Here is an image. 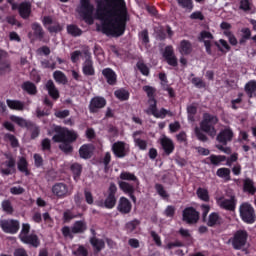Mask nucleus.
I'll return each instance as SVG.
<instances>
[{
    "label": "nucleus",
    "instance_id": "obj_23",
    "mask_svg": "<svg viewBox=\"0 0 256 256\" xmlns=\"http://www.w3.org/2000/svg\"><path fill=\"white\" fill-rule=\"evenodd\" d=\"M102 74L107 80V83H109V85H115V83H117V74L115 73V71H113V69L106 68L102 71Z\"/></svg>",
    "mask_w": 256,
    "mask_h": 256
},
{
    "label": "nucleus",
    "instance_id": "obj_43",
    "mask_svg": "<svg viewBox=\"0 0 256 256\" xmlns=\"http://www.w3.org/2000/svg\"><path fill=\"white\" fill-rule=\"evenodd\" d=\"M114 95L117 99H120V101H127V99H129V92L124 89L116 90Z\"/></svg>",
    "mask_w": 256,
    "mask_h": 256
},
{
    "label": "nucleus",
    "instance_id": "obj_2",
    "mask_svg": "<svg viewBox=\"0 0 256 256\" xmlns=\"http://www.w3.org/2000/svg\"><path fill=\"white\" fill-rule=\"evenodd\" d=\"M54 132L56 134L52 138L53 142L60 143L59 149L64 153H71L73 151L71 144L77 141V132L60 126H54Z\"/></svg>",
    "mask_w": 256,
    "mask_h": 256
},
{
    "label": "nucleus",
    "instance_id": "obj_34",
    "mask_svg": "<svg viewBox=\"0 0 256 256\" xmlns=\"http://www.w3.org/2000/svg\"><path fill=\"white\" fill-rule=\"evenodd\" d=\"M72 253H73V255H76V256H87V255H89V251L83 245L74 246L73 249H72Z\"/></svg>",
    "mask_w": 256,
    "mask_h": 256
},
{
    "label": "nucleus",
    "instance_id": "obj_54",
    "mask_svg": "<svg viewBox=\"0 0 256 256\" xmlns=\"http://www.w3.org/2000/svg\"><path fill=\"white\" fill-rule=\"evenodd\" d=\"M187 113H188V119L189 121H193V117L195 113H197V106L195 105H190L187 107Z\"/></svg>",
    "mask_w": 256,
    "mask_h": 256
},
{
    "label": "nucleus",
    "instance_id": "obj_4",
    "mask_svg": "<svg viewBox=\"0 0 256 256\" xmlns=\"http://www.w3.org/2000/svg\"><path fill=\"white\" fill-rule=\"evenodd\" d=\"M29 231H31V225L27 223L23 224L21 232L19 234L20 240L26 245H31L32 247H39V237H37L34 233L29 234Z\"/></svg>",
    "mask_w": 256,
    "mask_h": 256
},
{
    "label": "nucleus",
    "instance_id": "obj_39",
    "mask_svg": "<svg viewBox=\"0 0 256 256\" xmlns=\"http://www.w3.org/2000/svg\"><path fill=\"white\" fill-rule=\"evenodd\" d=\"M244 191H247L248 193H255V184L253 183V180L247 178L244 180Z\"/></svg>",
    "mask_w": 256,
    "mask_h": 256
},
{
    "label": "nucleus",
    "instance_id": "obj_22",
    "mask_svg": "<svg viewBox=\"0 0 256 256\" xmlns=\"http://www.w3.org/2000/svg\"><path fill=\"white\" fill-rule=\"evenodd\" d=\"M131 202L125 197H121L118 202L117 209L120 213L127 214L131 213Z\"/></svg>",
    "mask_w": 256,
    "mask_h": 256
},
{
    "label": "nucleus",
    "instance_id": "obj_20",
    "mask_svg": "<svg viewBox=\"0 0 256 256\" xmlns=\"http://www.w3.org/2000/svg\"><path fill=\"white\" fill-rule=\"evenodd\" d=\"M200 41H203L206 52L211 55V41H213V34L207 31H203L200 34Z\"/></svg>",
    "mask_w": 256,
    "mask_h": 256
},
{
    "label": "nucleus",
    "instance_id": "obj_5",
    "mask_svg": "<svg viewBox=\"0 0 256 256\" xmlns=\"http://www.w3.org/2000/svg\"><path fill=\"white\" fill-rule=\"evenodd\" d=\"M240 217L244 223H248L249 225H253L256 221L255 209L249 203H243L239 208Z\"/></svg>",
    "mask_w": 256,
    "mask_h": 256
},
{
    "label": "nucleus",
    "instance_id": "obj_15",
    "mask_svg": "<svg viewBox=\"0 0 256 256\" xmlns=\"http://www.w3.org/2000/svg\"><path fill=\"white\" fill-rule=\"evenodd\" d=\"M164 59L167 61L168 65L172 67H177V57L173 51V46H167L163 53Z\"/></svg>",
    "mask_w": 256,
    "mask_h": 256
},
{
    "label": "nucleus",
    "instance_id": "obj_17",
    "mask_svg": "<svg viewBox=\"0 0 256 256\" xmlns=\"http://www.w3.org/2000/svg\"><path fill=\"white\" fill-rule=\"evenodd\" d=\"M160 144L162 145V148L166 155H171V153L175 151V144L173 143V140H171L167 136H162L160 138Z\"/></svg>",
    "mask_w": 256,
    "mask_h": 256
},
{
    "label": "nucleus",
    "instance_id": "obj_63",
    "mask_svg": "<svg viewBox=\"0 0 256 256\" xmlns=\"http://www.w3.org/2000/svg\"><path fill=\"white\" fill-rule=\"evenodd\" d=\"M62 29L63 27L59 24H56L55 22H53V24L48 27V31H50V33H59V31H61Z\"/></svg>",
    "mask_w": 256,
    "mask_h": 256
},
{
    "label": "nucleus",
    "instance_id": "obj_32",
    "mask_svg": "<svg viewBox=\"0 0 256 256\" xmlns=\"http://www.w3.org/2000/svg\"><path fill=\"white\" fill-rule=\"evenodd\" d=\"M6 103L10 109H15L16 111H23L25 107V104L18 100H7Z\"/></svg>",
    "mask_w": 256,
    "mask_h": 256
},
{
    "label": "nucleus",
    "instance_id": "obj_48",
    "mask_svg": "<svg viewBox=\"0 0 256 256\" xmlns=\"http://www.w3.org/2000/svg\"><path fill=\"white\" fill-rule=\"evenodd\" d=\"M243 101V94L239 93L238 97L236 99H233L231 101V107L232 109H239L241 107V103Z\"/></svg>",
    "mask_w": 256,
    "mask_h": 256
},
{
    "label": "nucleus",
    "instance_id": "obj_8",
    "mask_svg": "<svg viewBox=\"0 0 256 256\" xmlns=\"http://www.w3.org/2000/svg\"><path fill=\"white\" fill-rule=\"evenodd\" d=\"M52 193L59 199H63L65 197H69V195L72 193V190L65 183H57L52 187Z\"/></svg>",
    "mask_w": 256,
    "mask_h": 256
},
{
    "label": "nucleus",
    "instance_id": "obj_42",
    "mask_svg": "<svg viewBox=\"0 0 256 256\" xmlns=\"http://www.w3.org/2000/svg\"><path fill=\"white\" fill-rule=\"evenodd\" d=\"M245 91L249 97H254L256 91V82L250 81L248 84H246Z\"/></svg>",
    "mask_w": 256,
    "mask_h": 256
},
{
    "label": "nucleus",
    "instance_id": "obj_19",
    "mask_svg": "<svg viewBox=\"0 0 256 256\" xmlns=\"http://www.w3.org/2000/svg\"><path fill=\"white\" fill-rule=\"evenodd\" d=\"M82 71L87 76L95 75V68H93V60H91V56L89 54H86V59L83 63Z\"/></svg>",
    "mask_w": 256,
    "mask_h": 256
},
{
    "label": "nucleus",
    "instance_id": "obj_12",
    "mask_svg": "<svg viewBox=\"0 0 256 256\" xmlns=\"http://www.w3.org/2000/svg\"><path fill=\"white\" fill-rule=\"evenodd\" d=\"M5 158L7 159L4 164H2V173L3 175H11L15 168V158L11 154H5Z\"/></svg>",
    "mask_w": 256,
    "mask_h": 256
},
{
    "label": "nucleus",
    "instance_id": "obj_13",
    "mask_svg": "<svg viewBox=\"0 0 256 256\" xmlns=\"http://www.w3.org/2000/svg\"><path fill=\"white\" fill-rule=\"evenodd\" d=\"M183 221H186V223H197L199 221V213L193 207L186 208L183 211Z\"/></svg>",
    "mask_w": 256,
    "mask_h": 256
},
{
    "label": "nucleus",
    "instance_id": "obj_1",
    "mask_svg": "<svg viewBox=\"0 0 256 256\" xmlns=\"http://www.w3.org/2000/svg\"><path fill=\"white\" fill-rule=\"evenodd\" d=\"M96 17L101 21L97 27L105 35L120 37L125 33L127 6L125 0H100L97 4Z\"/></svg>",
    "mask_w": 256,
    "mask_h": 256
},
{
    "label": "nucleus",
    "instance_id": "obj_51",
    "mask_svg": "<svg viewBox=\"0 0 256 256\" xmlns=\"http://www.w3.org/2000/svg\"><path fill=\"white\" fill-rule=\"evenodd\" d=\"M242 38L240 40V43H245L247 39H251V30L249 28H243L241 30Z\"/></svg>",
    "mask_w": 256,
    "mask_h": 256
},
{
    "label": "nucleus",
    "instance_id": "obj_47",
    "mask_svg": "<svg viewBox=\"0 0 256 256\" xmlns=\"http://www.w3.org/2000/svg\"><path fill=\"white\" fill-rule=\"evenodd\" d=\"M139 228V220H133L126 224V229L128 233H133V231H137Z\"/></svg>",
    "mask_w": 256,
    "mask_h": 256
},
{
    "label": "nucleus",
    "instance_id": "obj_29",
    "mask_svg": "<svg viewBox=\"0 0 256 256\" xmlns=\"http://www.w3.org/2000/svg\"><path fill=\"white\" fill-rule=\"evenodd\" d=\"M207 161H209L211 163V165H215L216 167H218V165H221V163H223V161H227V157L223 156V155H210L207 158Z\"/></svg>",
    "mask_w": 256,
    "mask_h": 256
},
{
    "label": "nucleus",
    "instance_id": "obj_56",
    "mask_svg": "<svg viewBox=\"0 0 256 256\" xmlns=\"http://www.w3.org/2000/svg\"><path fill=\"white\" fill-rule=\"evenodd\" d=\"M155 189L163 199H167V197H169V195H167V191H165V188H163L161 184H156Z\"/></svg>",
    "mask_w": 256,
    "mask_h": 256
},
{
    "label": "nucleus",
    "instance_id": "obj_57",
    "mask_svg": "<svg viewBox=\"0 0 256 256\" xmlns=\"http://www.w3.org/2000/svg\"><path fill=\"white\" fill-rule=\"evenodd\" d=\"M71 171L74 174V179H77L81 175V165L80 164H72Z\"/></svg>",
    "mask_w": 256,
    "mask_h": 256
},
{
    "label": "nucleus",
    "instance_id": "obj_64",
    "mask_svg": "<svg viewBox=\"0 0 256 256\" xmlns=\"http://www.w3.org/2000/svg\"><path fill=\"white\" fill-rule=\"evenodd\" d=\"M225 36L228 38L230 45H237V38L233 35V32H225Z\"/></svg>",
    "mask_w": 256,
    "mask_h": 256
},
{
    "label": "nucleus",
    "instance_id": "obj_10",
    "mask_svg": "<svg viewBox=\"0 0 256 256\" xmlns=\"http://www.w3.org/2000/svg\"><path fill=\"white\" fill-rule=\"evenodd\" d=\"M247 231L239 230L235 233L234 238L232 240V244L234 249H241V247H245L247 243Z\"/></svg>",
    "mask_w": 256,
    "mask_h": 256
},
{
    "label": "nucleus",
    "instance_id": "obj_25",
    "mask_svg": "<svg viewBox=\"0 0 256 256\" xmlns=\"http://www.w3.org/2000/svg\"><path fill=\"white\" fill-rule=\"evenodd\" d=\"M19 14L23 19H27L31 15V4L29 2L21 3L18 7Z\"/></svg>",
    "mask_w": 256,
    "mask_h": 256
},
{
    "label": "nucleus",
    "instance_id": "obj_11",
    "mask_svg": "<svg viewBox=\"0 0 256 256\" xmlns=\"http://www.w3.org/2000/svg\"><path fill=\"white\" fill-rule=\"evenodd\" d=\"M216 203L218 207H221V209L233 211V209H235V196H230L229 198L225 196L216 198Z\"/></svg>",
    "mask_w": 256,
    "mask_h": 256
},
{
    "label": "nucleus",
    "instance_id": "obj_16",
    "mask_svg": "<svg viewBox=\"0 0 256 256\" xmlns=\"http://www.w3.org/2000/svg\"><path fill=\"white\" fill-rule=\"evenodd\" d=\"M112 151L116 157H125L127 151H129V146L124 142H116L112 146Z\"/></svg>",
    "mask_w": 256,
    "mask_h": 256
},
{
    "label": "nucleus",
    "instance_id": "obj_40",
    "mask_svg": "<svg viewBox=\"0 0 256 256\" xmlns=\"http://www.w3.org/2000/svg\"><path fill=\"white\" fill-rule=\"evenodd\" d=\"M215 45L220 51H222V53H227V51L231 49V47H229V43L224 39H220L218 42H215Z\"/></svg>",
    "mask_w": 256,
    "mask_h": 256
},
{
    "label": "nucleus",
    "instance_id": "obj_28",
    "mask_svg": "<svg viewBox=\"0 0 256 256\" xmlns=\"http://www.w3.org/2000/svg\"><path fill=\"white\" fill-rule=\"evenodd\" d=\"M115 203H117L115 196H113V194H108L104 203H99L98 205L100 207H106V209H113V207H115Z\"/></svg>",
    "mask_w": 256,
    "mask_h": 256
},
{
    "label": "nucleus",
    "instance_id": "obj_58",
    "mask_svg": "<svg viewBox=\"0 0 256 256\" xmlns=\"http://www.w3.org/2000/svg\"><path fill=\"white\" fill-rule=\"evenodd\" d=\"M2 209L6 213H13V206H11V202L9 200H4L2 202Z\"/></svg>",
    "mask_w": 256,
    "mask_h": 256
},
{
    "label": "nucleus",
    "instance_id": "obj_60",
    "mask_svg": "<svg viewBox=\"0 0 256 256\" xmlns=\"http://www.w3.org/2000/svg\"><path fill=\"white\" fill-rule=\"evenodd\" d=\"M143 91H145V93H147V95L149 97V101H151V99H155V98H153V95H155V88H153L151 86H144Z\"/></svg>",
    "mask_w": 256,
    "mask_h": 256
},
{
    "label": "nucleus",
    "instance_id": "obj_21",
    "mask_svg": "<svg viewBox=\"0 0 256 256\" xmlns=\"http://www.w3.org/2000/svg\"><path fill=\"white\" fill-rule=\"evenodd\" d=\"M118 185L121 189V191H123L124 193H126V195H129L132 199V201H136L135 196L133 195V193H135V187H133V185L125 182V181H119Z\"/></svg>",
    "mask_w": 256,
    "mask_h": 256
},
{
    "label": "nucleus",
    "instance_id": "obj_46",
    "mask_svg": "<svg viewBox=\"0 0 256 256\" xmlns=\"http://www.w3.org/2000/svg\"><path fill=\"white\" fill-rule=\"evenodd\" d=\"M27 165H28L27 164V159H25V157H20L19 160H18V169L22 173H26V175H28Z\"/></svg>",
    "mask_w": 256,
    "mask_h": 256
},
{
    "label": "nucleus",
    "instance_id": "obj_37",
    "mask_svg": "<svg viewBox=\"0 0 256 256\" xmlns=\"http://www.w3.org/2000/svg\"><path fill=\"white\" fill-rule=\"evenodd\" d=\"M196 195L201 201H209V190L205 188H198L196 191Z\"/></svg>",
    "mask_w": 256,
    "mask_h": 256
},
{
    "label": "nucleus",
    "instance_id": "obj_61",
    "mask_svg": "<svg viewBox=\"0 0 256 256\" xmlns=\"http://www.w3.org/2000/svg\"><path fill=\"white\" fill-rule=\"evenodd\" d=\"M10 193H12V195H23L25 189L21 186H14L10 189Z\"/></svg>",
    "mask_w": 256,
    "mask_h": 256
},
{
    "label": "nucleus",
    "instance_id": "obj_3",
    "mask_svg": "<svg viewBox=\"0 0 256 256\" xmlns=\"http://www.w3.org/2000/svg\"><path fill=\"white\" fill-rule=\"evenodd\" d=\"M217 123H219L217 116L205 113L200 123L201 131H204V133H207L210 137H215V135H217V130H215Z\"/></svg>",
    "mask_w": 256,
    "mask_h": 256
},
{
    "label": "nucleus",
    "instance_id": "obj_14",
    "mask_svg": "<svg viewBox=\"0 0 256 256\" xmlns=\"http://www.w3.org/2000/svg\"><path fill=\"white\" fill-rule=\"evenodd\" d=\"M107 105V101L103 97H94L89 104L90 113H97L99 109H103Z\"/></svg>",
    "mask_w": 256,
    "mask_h": 256
},
{
    "label": "nucleus",
    "instance_id": "obj_6",
    "mask_svg": "<svg viewBox=\"0 0 256 256\" xmlns=\"http://www.w3.org/2000/svg\"><path fill=\"white\" fill-rule=\"evenodd\" d=\"M78 13L82 15L86 23L89 25L93 24V5L89 3V0H80V7L78 8Z\"/></svg>",
    "mask_w": 256,
    "mask_h": 256
},
{
    "label": "nucleus",
    "instance_id": "obj_30",
    "mask_svg": "<svg viewBox=\"0 0 256 256\" xmlns=\"http://www.w3.org/2000/svg\"><path fill=\"white\" fill-rule=\"evenodd\" d=\"M87 231V223L85 221H76L72 226V233H84Z\"/></svg>",
    "mask_w": 256,
    "mask_h": 256
},
{
    "label": "nucleus",
    "instance_id": "obj_49",
    "mask_svg": "<svg viewBox=\"0 0 256 256\" xmlns=\"http://www.w3.org/2000/svg\"><path fill=\"white\" fill-rule=\"evenodd\" d=\"M217 223H219V214L217 213L210 214L208 219L209 227H213V225H217Z\"/></svg>",
    "mask_w": 256,
    "mask_h": 256
},
{
    "label": "nucleus",
    "instance_id": "obj_26",
    "mask_svg": "<svg viewBox=\"0 0 256 256\" xmlns=\"http://www.w3.org/2000/svg\"><path fill=\"white\" fill-rule=\"evenodd\" d=\"M79 153H80V157H82V159H89V157H91V154L93 153V145L84 144L79 149Z\"/></svg>",
    "mask_w": 256,
    "mask_h": 256
},
{
    "label": "nucleus",
    "instance_id": "obj_62",
    "mask_svg": "<svg viewBox=\"0 0 256 256\" xmlns=\"http://www.w3.org/2000/svg\"><path fill=\"white\" fill-rule=\"evenodd\" d=\"M195 135L199 141H207V135H205V133H203L198 127L195 128Z\"/></svg>",
    "mask_w": 256,
    "mask_h": 256
},
{
    "label": "nucleus",
    "instance_id": "obj_59",
    "mask_svg": "<svg viewBox=\"0 0 256 256\" xmlns=\"http://www.w3.org/2000/svg\"><path fill=\"white\" fill-rule=\"evenodd\" d=\"M5 139L11 143L12 147H17L19 145L17 138H15L13 134H6Z\"/></svg>",
    "mask_w": 256,
    "mask_h": 256
},
{
    "label": "nucleus",
    "instance_id": "obj_52",
    "mask_svg": "<svg viewBox=\"0 0 256 256\" xmlns=\"http://www.w3.org/2000/svg\"><path fill=\"white\" fill-rule=\"evenodd\" d=\"M32 29L36 35V37H43V28L41 27V25H39L38 23H34L32 25Z\"/></svg>",
    "mask_w": 256,
    "mask_h": 256
},
{
    "label": "nucleus",
    "instance_id": "obj_9",
    "mask_svg": "<svg viewBox=\"0 0 256 256\" xmlns=\"http://www.w3.org/2000/svg\"><path fill=\"white\" fill-rule=\"evenodd\" d=\"M0 226L4 233L13 235L19 231V221L17 220H2L0 221Z\"/></svg>",
    "mask_w": 256,
    "mask_h": 256
},
{
    "label": "nucleus",
    "instance_id": "obj_31",
    "mask_svg": "<svg viewBox=\"0 0 256 256\" xmlns=\"http://www.w3.org/2000/svg\"><path fill=\"white\" fill-rule=\"evenodd\" d=\"M217 177H220V179H224V181H230L231 180V170L229 168H220L216 172Z\"/></svg>",
    "mask_w": 256,
    "mask_h": 256
},
{
    "label": "nucleus",
    "instance_id": "obj_55",
    "mask_svg": "<svg viewBox=\"0 0 256 256\" xmlns=\"http://www.w3.org/2000/svg\"><path fill=\"white\" fill-rule=\"evenodd\" d=\"M155 189L163 199H167V197H169V195H167V191H165V188H163L161 184H156Z\"/></svg>",
    "mask_w": 256,
    "mask_h": 256
},
{
    "label": "nucleus",
    "instance_id": "obj_44",
    "mask_svg": "<svg viewBox=\"0 0 256 256\" xmlns=\"http://www.w3.org/2000/svg\"><path fill=\"white\" fill-rule=\"evenodd\" d=\"M67 32L69 33V35H72L73 37H79V35L83 33V31H81V29H79V27L75 25H69L67 27Z\"/></svg>",
    "mask_w": 256,
    "mask_h": 256
},
{
    "label": "nucleus",
    "instance_id": "obj_33",
    "mask_svg": "<svg viewBox=\"0 0 256 256\" xmlns=\"http://www.w3.org/2000/svg\"><path fill=\"white\" fill-rule=\"evenodd\" d=\"M90 243L92 245V247L94 248L95 251L99 252L101 251V249H103L105 247V242L101 239L92 237L90 239Z\"/></svg>",
    "mask_w": 256,
    "mask_h": 256
},
{
    "label": "nucleus",
    "instance_id": "obj_50",
    "mask_svg": "<svg viewBox=\"0 0 256 256\" xmlns=\"http://www.w3.org/2000/svg\"><path fill=\"white\" fill-rule=\"evenodd\" d=\"M178 5L183 7V9H193V1L192 0H177Z\"/></svg>",
    "mask_w": 256,
    "mask_h": 256
},
{
    "label": "nucleus",
    "instance_id": "obj_27",
    "mask_svg": "<svg viewBox=\"0 0 256 256\" xmlns=\"http://www.w3.org/2000/svg\"><path fill=\"white\" fill-rule=\"evenodd\" d=\"M46 89L52 99H59V90H57L53 81L50 80L46 83Z\"/></svg>",
    "mask_w": 256,
    "mask_h": 256
},
{
    "label": "nucleus",
    "instance_id": "obj_7",
    "mask_svg": "<svg viewBox=\"0 0 256 256\" xmlns=\"http://www.w3.org/2000/svg\"><path fill=\"white\" fill-rule=\"evenodd\" d=\"M148 105L149 107L146 109V113L153 115L156 119H165L169 115V112L165 108L157 110V101L155 99L149 100Z\"/></svg>",
    "mask_w": 256,
    "mask_h": 256
},
{
    "label": "nucleus",
    "instance_id": "obj_53",
    "mask_svg": "<svg viewBox=\"0 0 256 256\" xmlns=\"http://www.w3.org/2000/svg\"><path fill=\"white\" fill-rule=\"evenodd\" d=\"M137 68L142 73V75H149V67H147L143 61H139L137 63Z\"/></svg>",
    "mask_w": 256,
    "mask_h": 256
},
{
    "label": "nucleus",
    "instance_id": "obj_35",
    "mask_svg": "<svg viewBox=\"0 0 256 256\" xmlns=\"http://www.w3.org/2000/svg\"><path fill=\"white\" fill-rule=\"evenodd\" d=\"M137 135H139V132H134V142L135 146L138 147L141 151H145L147 149V141L137 138Z\"/></svg>",
    "mask_w": 256,
    "mask_h": 256
},
{
    "label": "nucleus",
    "instance_id": "obj_41",
    "mask_svg": "<svg viewBox=\"0 0 256 256\" xmlns=\"http://www.w3.org/2000/svg\"><path fill=\"white\" fill-rule=\"evenodd\" d=\"M22 89L24 91H27V93H29V95H35V93H37V87H35V84H33L31 82H25L22 85Z\"/></svg>",
    "mask_w": 256,
    "mask_h": 256
},
{
    "label": "nucleus",
    "instance_id": "obj_38",
    "mask_svg": "<svg viewBox=\"0 0 256 256\" xmlns=\"http://www.w3.org/2000/svg\"><path fill=\"white\" fill-rule=\"evenodd\" d=\"M53 77L56 83H61L62 85H65V83H67V76H65V74L61 71H55L53 73Z\"/></svg>",
    "mask_w": 256,
    "mask_h": 256
},
{
    "label": "nucleus",
    "instance_id": "obj_18",
    "mask_svg": "<svg viewBox=\"0 0 256 256\" xmlns=\"http://www.w3.org/2000/svg\"><path fill=\"white\" fill-rule=\"evenodd\" d=\"M232 139L233 130H231V128H225L217 136V141H219V143H223V145H227V142L231 141Z\"/></svg>",
    "mask_w": 256,
    "mask_h": 256
},
{
    "label": "nucleus",
    "instance_id": "obj_36",
    "mask_svg": "<svg viewBox=\"0 0 256 256\" xmlns=\"http://www.w3.org/2000/svg\"><path fill=\"white\" fill-rule=\"evenodd\" d=\"M120 179L122 181H136L137 185H139V180H137V176L127 171H123L120 173Z\"/></svg>",
    "mask_w": 256,
    "mask_h": 256
},
{
    "label": "nucleus",
    "instance_id": "obj_24",
    "mask_svg": "<svg viewBox=\"0 0 256 256\" xmlns=\"http://www.w3.org/2000/svg\"><path fill=\"white\" fill-rule=\"evenodd\" d=\"M177 50L179 53H181V55H189V53H191L193 50V47L191 46V42L188 40H182L178 45Z\"/></svg>",
    "mask_w": 256,
    "mask_h": 256
},
{
    "label": "nucleus",
    "instance_id": "obj_45",
    "mask_svg": "<svg viewBox=\"0 0 256 256\" xmlns=\"http://www.w3.org/2000/svg\"><path fill=\"white\" fill-rule=\"evenodd\" d=\"M10 119H11V121H13L17 125H19V127H28V125H29V122H27V120H25L19 116H11Z\"/></svg>",
    "mask_w": 256,
    "mask_h": 256
}]
</instances>
